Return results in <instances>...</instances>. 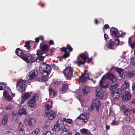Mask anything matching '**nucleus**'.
<instances>
[{"label": "nucleus", "instance_id": "46", "mask_svg": "<svg viewBox=\"0 0 135 135\" xmlns=\"http://www.w3.org/2000/svg\"><path fill=\"white\" fill-rule=\"evenodd\" d=\"M6 84L1 83L0 84V90H4L6 86Z\"/></svg>", "mask_w": 135, "mask_h": 135}, {"label": "nucleus", "instance_id": "38", "mask_svg": "<svg viewBox=\"0 0 135 135\" xmlns=\"http://www.w3.org/2000/svg\"><path fill=\"white\" fill-rule=\"evenodd\" d=\"M38 99L39 95L38 94H36L31 99L36 102L38 100Z\"/></svg>", "mask_w": 135, "mask_h": 135}, {"label": "nucleus", "instance_id": "29", "mask_svg": "<svg viewBox=\"0 0 135 135\" xmlns=\"http://www.w3.org/2000/svg\"><path fill=\"white\" fill-rule=\"evenodd\" d=\"M45 56H38L36 57L35 59V62H39L43 61L44 59Z\"/></svg>", "mask_w": 135, "mask_h": 135}, {"label": "nucleus", "instance_id": "43", "mask_svg": "<svg viewBox=\"0 0 135 135\" xmlns=\"http://www.w3.org/2000/svg\"><path fill=\"white\" fill-rule=\"evenodd\" d=\"M111 123L112 126H115L118 125L119 124V123L118 121H115L113 120V121Z\"/></svg>", "mask_w": 135, "mask_h": 135}, {"label": "nucleus", "instance_id": "26", "mask_svg": "<svg viewBox=\"0 0 135 135\" xmlns=\"http://www.w3.org/2000/svg\"><path fill=\"white\" fill-rule=\"evenodd\" d=\"M8 119L7 115H5L3 117L2 123L3 126H5L7 124Z\"/></svg>", "mask_w": 135, "mask_h": 135}, {"label": "nucleus", "instance_id": "62", "mask_svg": "<svg viewBox=\"0 0 135 135\" xmlns=\"http://www.w3.org/2000/svg\"><path fill=\"white\" fill-rule=\"evenodd\" d=\"M12 129L10 127H8L7 129V131L6 132H7L9 133V132H12Z\"/></svg>", "mask_w": 135, "mask_h": 135}, {"label": "nucleus", "instance_id": "31", "mask_svg": "<svg viewBox=\"0 0 135 135\" xmlns=\"http://www.w3.org/2000/svg\"><path fill=\"white\" fill-rule=\"evenodd\" d=\"M26 108H21L20 110L18 112L19 113L21 114H24L25 115H27V113L26 112Z\"/></svg>", "mask_w": 135, "mask_h": 135}, {"label": "nucleus", "instance_id": "19", "mask_svg": "<svg viewBox=\"0 0 135 135\" xmlns=\"http://www.w3.org/2000/svg\"><path fill=\"white\" fill-rule=\"evenodd\" d=\"M60 50L61 51L65 53L63 56L64 58H67L69 56L70 54L69 53V52H68L66 50L65 47H63L60 48Z\"/></svg>", "mask_w": 135, "mask_h": 135}, {"label": "nucleus", "instance_id": "30", "mask_svg": "<svg viewBox=\"0 0 135 135\" xmlns=\"http://www.w3.org/2000/svg\"><path fill=\"white\" fill-rule=\"evenodd\" d=\"M61 128L60 127H55V126H54L52 129L53 131H55V132H57V134L58 135H61V134H59L61 132L60 131L61 130Z\"/></svg>", "mask_w": 135, "mask_h": 135}, {"label": "nucleus", "instance_id": "16", "mask_svg": "<svg viewBox=\"0 0 135 135\" xmlns=\"http://www.w3.org/2000/svg\"><path fill=\"white\" fill-rule=\"evenodd\" d=\"M115 70L116 71L118 72L120 76L122 78H123L125 77V71L123 69L120 68H116Z\"/></svg>", "mask_w": 135, "mask_h": 135}, {"label": "nucleus", "instance_id": "45", "mask_svg": "<svg viewBox=\"0 0 135 135\" xmlns=\"http://www.w3.org/2000/svg\"><path fill=\"white\" fill-rule=\"evenodd\" d=\"M53 81L54 84L56 85L59 84L61 83L60 81L58 79H54Z\"/></svg>", "mask_w": 135, "mask_h": 135}, {"label": "nucleus", "instance_id": "56", "mask_svg": "<svg viewBox=\"0 0 135 135\" xmlns=\"http://www.w3.org/2000/svg\"><path fill=\"white\" fill-rule=\"evenodd\" d=\"M5 99H6L8 101H11L12 100L11 96L9 95Z\"/></svg>", "mask_w": 135, "mask_h": 135}, {"label": "nucleus", "instance_id": "24", "mask_svg": "<svg viewBox=\"0 0 135 135\" xmlns=\"http://www.w3.org/2000/svg\"><path fill=\"white\" fill-rule=\"evenodd\" d=\"M35 102L34 101L31 99L28 102L27 105L30 107L34 108L35 107L36 104Z\"/></svg>", "mask_w": 135, "mask_h": 135}, {"label": "nucleus", "instance_id": "36", "mask_svg": "<svg viewBox=\"0 0 135 135\" xmlns=\"http://www.w3.org/2000/svg\"><path fill=\"white\" fill-rule=\"evenodd\" d=\"M48 65V64H46L45 62H43L41 64H40V68L43 71Z\"/></svg>", "mask_w": 135, "mask_h": 135}, {"label": "nucleus", "instance_id": "49", "mask_svg": "<svg viewBox=\"0 0 135 135\" xmlns=\"http://www.w3.org/2000/svg\"><path fill=\"white\" fill-rule=\"evenodd\" d=\"M41 78L42 81L43 82H46L48 80V77H45L43 76H41Z\"/></svg>", "mask_w": 135, "mask_h": 135}, {"label": "nucleus", "instance_id": "57", "mask_svg": "<svg viewBox=\"0 0 135 135\" xmlns=\"http://www.w3.org/2000/svg\"><path fill=\"white\" fill-rule=\"evenodd\" d=\"M5 108L7 110L11 109H12V107L11 105H8L6 106L5 107Z\"/></svg>", "mask_w": 135, "mask_h": 135}, {"label": "nucleus", "instance_id": "14", "mask_svg": "<svg viewBox=\"0 0 135 135\" xmlns=\"http://www.w3.org/2000/svg\"><path fill=\"white\" fill-rule=\"evenodd\" d=\"M37 74V72L35 70H33L29 73V76L27 79L29 80H31L35 78Z\"/></svg>", "mask_w": 135, "mask_h": 135}, {"label": "nucleus", "instance_id": "51", "mask_svg": "<svg viewBox=\"0 0 135 135\" xmlns=\"http://www.w3.org/2000/svg\"><path fill=\"white\" fill-rule=\"evenodd\" d=\"M43 135H52V134L50 131H44L43 133Z\"/></svg>", "mask_w": 135, "mask_h": 135}, {"label": "nucleus", "instance_id": "59", "mask_svg": "<svg viewBox=\"0 0 135 135\" xmlns=\"http://www.w3.org/2000/svg\"><path fill=\"white\" fill-rule=\"evenodd\" d=\"M59 122H60V121L59 120H58L56 124V125L55 126H55V127H56L61 128L62 127V126L59 125L60 123H59Z\"/></svg>", "mask_w": 135, "mask_h": 135}, {"label": "nucleus", "instance_id": "20", "mask_svg": "<svg viewBox=\"0 0 135 135\" xmlns=\"http://www.w3.org/2000/svg\"><path fill=\"white\" fill-rule=\"evenodd\" d=\"M50 97V98H53L56 97L57 94L56 91L52 90V88H50L49 90Z\"/></svg>", "mask_w": 135, "mask_h": 135}, {"label": "nucleus", "instance_id": "42", "mask_svg": "<svg viewBox=\"0 0 135 135\" xmlns=\"http://www.w3.org/2000/svg\"><path fill=\"white\" fill-rule=\"evenodd\" d=\"M43 71H46L47 72V71H49V72H51V67L50 65L48 64Z\"/></svg>", "mask_w": 135, "mask_h": 135}, {"label": "nucleus", "instance_id": "55", "mask_svg": "<svg viewBox=\"0 0 135 135\" xmlns=\"http://www.w3.org/2000/svg\"><path fill=\"white\" fill-rule=\"evenodd\" d=\"M25 133L24 129L19 130V134L20 135H25Z\"/></svg>", "mask_w": 135, "mask_h": 135}, {"label": "nucleus", "instance_id": "22", "mask_svg": "<svg viewBox=\"0 0 135 135\" xmlns=\"http://www.w3.org/2000/svg\"><path fill=\"white\" fill-rule=\"evenodd\" d=\"M132 109L131 108H128L123 112L124 115L127 116H130L132 113Z\"/></svg>", "mask_w": 135, "mask_h": 135}, {"label": "nucleus", "instance_id": "52", "mask_svg": "<svg viewBox=\"0 0 135 135\" xmlns=\"http://www.w3.org/2000/svg\"><path fill=\"white\" fill-rule=\"evenodd\" d=\"M9 94H8V92H7L6 90H4L3 92V95L4 97L5 98L6 97H7Z\"/></svg>", "mask_w": 135, "mask_h": 135}, {"label": "nucleus", "instance_id": "60", "mask_svg": "<svg viewBox=\"0 0 135 135\" xmlns=\"http://www.w3.org/2000/svg\"><path fill=\"white\" fill-rule=\"evenodd\" d=\"M66 122L67 123L69 124H70L73 123V121L71 119H68L66 120Z\"/></svg>", "mask_w": 135, "mask_h": 135}, {"label": "nucleus", "instance_id": "63", "mask_svg": "<svg viewBox=\"0 0 135 135\" xmlns=\"http://www.w3.org/2000/svg\"><path fill=\"white\" fill-rule=\"evenodd\" d=\"M49 44L50 45H52L54 44V42L53 40H50L49 42Z\"/></svg>", "mask_w": 135, "mask_h": 135}, {"label": "nucleus", "instance_id": "28", "mask_svg": "<svg viewBox=\"0 0 135 135\" xmlns=\"http://www.w3.org/2000/svg\"><path fill=\"white\" fill-rule=\"evenodd\" d=\"M30 96L29 92H26L21 96L22 99L23 100H27Z\"/></svg>", "mask_w": 135, "mask_h": 135}, {"label": "nucleus", "instance_id": "61", "mask_svg": "<svg viewBox=\"0 0 135 135\" xmlns=\"http://www.w3.org/2000/svg\"><path fill=\"white\" fill-rule=\"evenodd\" d=\"M4 135H13V133L12 132L8 133L7 132H5Z\"/></svg>", "mask_w": 135, "mask_h": 135}, {"label": "nucleus", "instance_id": "33", "mask_svg": "<svg viewBox=\"0 0 135 135\" xmlns=\"http://www.w3.org/2000/svg\"><path fill=\"white\" fill-rule=\"evenodd\" d=\"M30 42L29 41H26L25 42V45L24 46L26 47L27 49L30 50L31 49V47L30 46Z\"/></svg>", "mask_w": 135, "mask_h": 135}, {"label": "nucleus", "instance_id": "7", "mask_svg": "<svg viewBox=\"0 0 135 135\" xmlns=\"http://www.w3.org/2000/svg\"><path fill=\"white\" fill-rule=\"evenodd\" d=\"M122 92V90L119 88L115 89V90L111 92L112 96L114 100H117L118 99Z\"/></svg>", "mask_w": 135, "mask_h": 135}, {"label": "nucleus", "instance_id": "2", "mask_svg": "<svg viewBox=\"0 0 135 135\" xmlns=\"http://www.w3.org/2000/svg\"><path fill=\"white\" fill-rule=\"evenodd\" d=\"M73 69L72 67L70 66H68L63 70L62 73L64 75L66 79L70 80H71L73 76Z\"/></svg>", "mask_w": 135, "mask_h": 135}, {"label": "nucleus", "instance_id": "37", "mask_svg": "<svg viewBox=\"0 0 135 135\" xmlns=\"http://www.w3.org/2000/svg\"><path fill=\"white\" fill-rule=\"evenodd\" d=\"M50 72H49V71H47V72L46 71H43L41 72V73H42V76L46 77H49V75Z\"/></svg>", "mask_w": 135, "mask_h": 135}, {"label": "nucleus", "instance_id": "9", "mask_svg": "<svg viewBox=\"0 0 135 135\" xmlns=\"http://www.w3.org/2000/svg\"><path fill=\"white\" fill-rule=\"evenodd\" d=\"M101 106L100 100L97 99H94L93 101L92 108L93 109L95 108L96 110L98 111L99 108Z\"/></svg>", "mask_w": 135, "mask_h": 135}, {"label": "nucleus", "instance_id": "11", "mask_svg": "<svg viewBox=\"0 0 135 135\" xmlns=\"http://www.w3.org/2000/svg\"><path fill=\"white\" fill-rule=\"evenodd\" d=\"M88 79L90 80V78L89 77V75L86 73H85L82 74L79 77V81L80 83V82L84 83Z\"/></svg>", "mask_w": 135, "mask_h": 135}, {"label": "nucleus", "instance_id": "18", "mask_svg": "<svg viewBox=\"0 0 135 135\" xmlns=\"http://www.w3.org/2000/svg\"><path fill=\"white\" fill-rule=\"evenodd\" d=\"M70 130V126L68 125H65L64 127L61 129V130L60 131L61 132L59 134H61L62 133L64 132H68Z\"/></svg>", "mask_w": 135, "mask_h": 135}, {"label": "nucleus", "instance_id": "50", "mask_svg": "<svg viewBox=\"0 0 135 135\" xmlns=\"http://www.w3.org/2000/svg\"><path fill=\"white\" fill-rule=\"evenodd\" d=\"M128 108L127 107V106L125 104L122 105L121 107L122 110L124 111L127 109H128Z\"/></svg>", "mask_w": 135, "mask_h": 135}, {"label": "nucleus", "instance_id": "32", "mask_svg": "<svg viewBox=\"0 0 135 135\" xmlns=\"http://www.w3.org/2000/svg\"><path fill=\"white\" fill-rule=\"evenodd\" d=\"M125 121L127 122H132L133 121V117L132 116H128L124 118Z\"/></svg>", "mask_w": 135, "mask_h": 135}, {"label": "nucleus", "instance_id": "39", "mask_svg": "<svg viewBox=\"0 0 135 135\" xmlns=\"http://www.w3.org/2000/svg\"><path fill=\"white\" fill-rule=\"evenodd\" d=\"M66 50H68L69 52H70L73 50V48L69 44H68L66 45V47H65Z\"/></svg>", "mask_w": 135, "mask_h": 135}, {"label": "nucleus", "instance_id": "21", "mask_svg": "<svg viewBox=\"0 0 135 135\" xmlns=\"http://www.w3.org/2000/svg\"><path fill=\"white\" fill-rule=\"evenodd\" d=\"M82 90L83 93L84 95H86L88 93L90 92V90L89 88L85 86L83 87Z\"/></svg>", "mask_w": 135, "mask_h": 135}, {"label": "nucleus", "instance_id": "27", "mask_svg": "<svg viewBox=\"0 0 135 135\" xmlns=\"http://www.w3.org/2000/svg\"><path fill=\"white\" fill-rule=\"evenodd\" d=\"M80 132L83 135H87L90 132V131L86 129L83 128L80 130Z\"/></svg>", "mask_w": 135, "mask_h": 135}, {"label": "nucleus", "instance_id": "40", "mask_svg": "<svg viewBox=\"0 0 135 135\" xmlns=\"http://www.w3.org/2000/svg\"><path fill=\"white\" fill-rule=\"evenodd\" d=\"M117 85L115 84L114 85L111 86L109 88V89L112 91H113L115 90V88H117Z\"/></svg>", "mask_w": 135, "mask_h": 135}, {"label": "nucleus", "instance_id": "12", "mask_svg": "<svg viewBox=\"0 0 135 135\" xmlns=\"http://www.w3.org/2000/svg\"><path fill=\"white\" fill-rule=\"evenodd\" d=\"M46 115L49 120L54 119L56 114L54 111H51L49 112H46Z\"/></svg>", "mask_w": 135, "mask_h": 135}, {"label": "nucleus", "instance_id": "3", "mask_svg": "<svg viewBox=\"0 0 135 135\" xmlns=\"http://www.w3.org/2000/svg\"><path fill=\"white\" fill-rule=\"evenodd\" d=\"M26 81L24 80L19 79L17 81L16 84V89L21 92L25 91L27 86Z\"/></svg>", "mask_w": 135, "mask_h": 135}, {"label": "nucleus", "instance_id": "54", "mask_svg": "<svg viewBox=\"0 0 135 135\" xmlns=\"http://www.w3.org/2000/svg\"><path fill=\"white\" fill-rule=\"evenodd\" d=\"M51 66L52 68L56 70H58L59 69V67L54 64H52Z\"/></svg>", "mask_w": 135, "mask_h": 135}, {"label": "nucleus", "instance_id": "5", "mask_svg": "<svg viewBox=\"0 0 135 135\" xmlns=\"http://www.w3.org/2000/svg\"><path fill=\"white\" fill-rule=\"evenodd\" d=\"M96 97L100 99L105 98L106 97V93L101 88L97 89L96 91Z\"/></svg>", "mask_w": 135, "mask_h": 135}, {"label": "nucleus", "instance_id": "41", "mask_svg": "<svg viewBox=\"0 0 135 135\" xmlns=\"http://www.w3.org/2000/svg\"><path fill=\"white\" fill-rule=\"evenodd\" d=\"M135 75V71L134 70L131 71L128 73V76L130 77H133Z\"/></svg>", "mask_w": 135, "mask_h": 135}, {"label": "nucleus", "instance_id": "44", "mask_svg": "<svg viewBox=\"0 0 135 135\" xmlns=\"http://www.w3.org/2000/svg\"><path fill=\"white\" fill-rule=\"evenodd\" d=\"M68 88V85L66 84H64L63 85L62 88V90H61V91H64L65 90Z\"/></svg>", "mask_w": 135, "mask_h": 135}, {"label": "nucleus", "instance_id": "35", "mask_svg": "<svg viewBox=\"0 0 135 135\" xmlns=\"http://www.w3.org/2000/svg\"><path fill=\"white\" fill-rule=\"evenodd\" d=\"M78 119H81L84 120V122H86L88 121V119L87 118H85V117L83 115H80L78 117Z\"/></svg>", "mask_w": 135, "mask_h": 135}, {"label": "nucleus", "instance_id": "1", "mask_svg": "<svg viewBox=\"0 0 135 135\" xmlns=\"http://www.w3.org/2000/svg\"><path fill=\"white\" fill-rule=\"evenodd\" d=\"M105 79H109L110 81H111L113 83L115 82L117 79L115 75L112 74H106L103 76L100 81V85L102 88H107L109 85V84H107L105 85L103 84V81Z\"/></svg>", "mask_w": 135, "mask_h": 135}, {"label": "nucleus", "instance_id": "48", "mask_svg": "<svg viewBox=\"0 0 135 135\" xmlns=\"http://www.w3.org/2000/svg\"><path fill=\"white\" fill-rule=\"evenodd\" d=\"M37 52L36 54L37 56H42V55L44 54L43 52L44 51L42 50L41 51L37 50Z\"/></svg>", "mask_w": 135, "mask_h": 135}, {"label": "nucleus", "instance_id": "23", "mask_svg": "<svg viewBox=\"0 0 135 135\" xmlns=\"http://www.w3.org/2000/svg\"><path fill=\"white\" fill-rule=\"evenodd\" d=\"M78 59L77 61H75L74 62V63L75 64H78V66H80V65H83L86 62V61H82L79 60V56H78L77 57Z\"/></svg>", "mask_w": 135, "mask_h": 135}, {"label": "nucleus", "instance_id": "13", "mask_svg": "<svg viewBox=\"0 0 135 135\" xmlns=\"http://www.w3.org/2000/svg\"><path fill=\"white\" fill-rule=\"evenodd\" d=\"M123 100L124 101H127L130 99L131 95L130 93L128 91H126L122 95Z\"/></svg>", "mask_w": 135, "mask_h": 135}, {"label": "nucleus", "instance_id": "15", "mask_svg": "<svg viewBox=\"0 0 135 135\" xmlns=\"http://www.w3.org/2000/svg\"><path fill=\"white\" fill-rule=\"evenodd\" d=\"M15 52L17 56H19L22 60L23 59L25 54H24L22 50L20 48H17Z\"/></svg>", "mask_w": 135, "mask_h": 135}, {"label": "nucleus", "instance_id": "58", "mask_svg": "<svg viewBox=\"0 0 135 135\" xmlns=\"http://www.w3.org/2000/svg\"><path fill=\"white\" fill-rule=\"evenodd\" d=\"M41 76H38L36 78V80L39 81H42Z\"/></svg>", "mask_w": 135, "mask_h": 135}, {"label": "nucleus", "instance_id": "4", "mask_svg": "<svg viewBox=\"0 0 135 135\" xmlns=\"http://www.w3.org/2000/svg\"><path fill=\"white\" fill-rule=\"evenodd\" d=\"M120 42L119 39H116L114 40L111 39L108 41V48L113 50L114 48L119 45Z\"/></svg>", "mask_w": 135, "mask_h": 135}, {"label": "nucleus", "instance_id": "34", "mask_svg": "<svg viewBox=\"0 0 135 135\" xmlns=\"http://www.w3.org/2000/svg\"><path fill=\"white\" fill-rule=\"evenodd\" d=\"M80 57L85 61H86L87 59L88 58V57L85 54H80Z\"/></svg>", "mask_w": 135, "mask_h": 135}, {"label": "nucleus", "instance_id": "6", "mask_svg": "<svg viewBox=\"0 0 135 135\" xmlns=\"http://www.w3.org/2000/svg\"><path fill=\"white\" fill-rule=\"evenodd\" d=\"M24 122L26 125H28L31 127H33L36 124L35 119L34 118H31L29 117L25 118Z\"/></svg>", "mask_w": 135, "mask_h": 135}, {"label": "nucleus", "instance_id": "53", "mask_svg": "<svg viewBox=\"0 0 135 135\" xmlns=\"http://www.w3.org/2000/svg\"><path fill=\"white\" fill-rule=\"evenodd\" d=\"M40 130L38 128H36L33 131V133L35 134H37L40 132Z\"/></svg>", "mask_w": 135, "mask_h": 135}, {"label": "nucleus", "instance_id": "8", "mask_svg": "<svg viewBox=\"0 0 135 135\" xmlns=\"http://www.w3.org/2000/svg\"><path fill=\"white\" fill-rule=\"evenodd\" d=\"M23 60L27 63H33L35 62V57L32 55L26 54Z\"/></svg>", "mask_w": 135, "mask_h": 135}, {"label": "nucleus", "instance_id": "47", "mask_svg": "<svg viewBox=\"0 0 135 135\" xmlns=\"http://www.w3.org/2000/svg\"><path fill=\"white\" fill-rule=\"evenodd\" d=\"M24 126L23 124L22 123L20 122L19 123V127H18L19 130L24 129Z\"/></svg>", "mask_w": 135, "mask_h": 135}, {"label": "nucleus", "instance_id": "10", "mask_svg": "<svg viewBox=\"0 0 135 135\" xmlns=\"http://www.w3.org/2000/svg\"><path fill=\"white\" fill-rule=\"evenodd\" d=\"M110 34L113 36H114L116 39H119V32L118 29L115 27H112L110 29Z\"/></svg>", "mask_w": 135, "mask_h": 135}, {"label": "nucleus", "instance_id": "64", "mask_svg": "<svg viewBox=\"0 0 135 135\" xmlns=\"http://www.w3.org/2000/svg\"><path fill=\"white\" fill-rule=\"evenodd\" d=\"M104 37L105 38V40H107L109 38L108 36L106 34H105L104 35Z\"/></svg>", "mask_w": 135, "mask_h": 135}, {"label": "nucleus", "instance_id": "17", "mask_svg": "<svg viewBox=\"0 0 135 135\" xmlns=\"http://www.w3.org/2000/svg\"><path fill=\"white\" fill-rule=\"evenodd\" d=\"M49 47L47 44H44L43 42L41 43L40 46L41 50L44 52H45L47 51L49 49Z\"/></svg>", "mask_w": 135, "mask_h": 135}, {"label": "nucleus", "instance_id": "25", "mask_svg": "<svg viewBox=\"0 0 135 135\" xmlns=\"http://www.w3.org/2000/svg\"><path fill=\"white\" fill-rule=\"evenodd\" d=\"M52 107V103L51 102H47L46 105L45 107V111H48L49 110L51 109Z\"/></svg>", "mask_w": 135, "mask_h": 135}]
</instances>
